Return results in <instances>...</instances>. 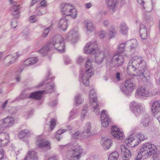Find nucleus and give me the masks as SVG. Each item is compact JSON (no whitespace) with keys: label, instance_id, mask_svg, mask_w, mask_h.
Here are the masks:
<instances>
[{"label":"nucleus","instance_id":"nucleus-1","mask_svg":"<svg viewBox=\"0 0 160 160\" xmlns=\"http://www.w3.org/2000/svg\"><path fill=\"white\" fill-rule=\"evenodd\" d=\"M84 52L86 54H95V62L98 64L101 63L105 58L108 62L110 53L108 50L105 49L102 51L99 50L95 42H89L86 45Z\"/></svg>","mask_w":160,"mask_h":160},{"label":"nucleus","instance_id":"nucleus-2","mask_svg":"<svg viewBox=\"0 0 160 160\" xmlns=\"http://www.w3.org/2000/svg\"><path fill=\"white\" fill-rule=\"evenodd\" d=\"M146 62L142 58L135 56L129 61L127 67L128 74L131 75H138L137 72L140 71L141 73L145 72L146 68Z\"/></svg>","mask_w":160,"mask_h":160},{"label":"nucleus","instance_id":"nucleus-3","mask_svg":"<svg viewBox=\"0 0 160 160\" xmlns=\"http://www.w3.org/2000/svg\"><path fill=\"white\" fill-rule=\"evenodd\" d=\"M85 66V72L84 73L82 72L81 76L83 84L86 86H88L89 83V78L93 74L92 63L89 59H88L86 61Z\"/></svg>","mask_w":160,"mask_h":160},{"label":"nucleus","instance_id":"nucleus-4","mask_svg":"<svg viewBox=\"0 0 160 160\" xmlns=\"http://www.w3.org/2000/svg\"><path fill=\"white\" fill-rule=\"evenodd\" d=\"M60 11L62 15L70 16L73 19L76 18L77 12L73 6L70 3H62L60 6Z\"/></svg>","mask_w":160,"mask_h":160},{"label":"nucleus","instance_id":"nucleus-5","mask_svg":"<svg viewBox=\"0 0 160 160\" xmlns=\"http://www.w3.org/2000/svg\"><path fill=\"white\" fill-rule=\"evenodd\" d=\"M90 104L92 108L93 109V111L97 115L100 113L99 105L97 102V98L96 92L94 89H91L89 95Z\"/></svg>","mask_w":160,"mask_h":160},{"label":"nucleus","instance_id":"nucleus-6","mask_svg":"<svg viewBox=\"0 0 160 160\" xmlns=\"http://www.w3.org/2000/svg\"><path fill=\"white\" fill-rule=\"evenodd\" d=\"M145 139L144 136L141 134L137 135H132L125 140V142L128 145L132 147H134L138 145L139 143L138 140L140 141H143Z\"/></svg>","mask_w":160,"mask_h":160},{"label":"nucleus","instance_id":"nucleus-7","mask_svg":"<svg viewBox=\"0 0 160 160\" xmlns=\"http://www.w3.org/2000/svg\"><path fill=\"white\" fill-rule=\"evenodd\" d=\"M55 48L60 52L63 51L65 49L64 39L62 36L58 35L54 38L52 43H50Z\"/></svg>","mask_w":160,"mask_h":160},{"label":"nucleus","instance_id":"nucleus-8","mask_svg":"<svg viewBox=\"0 0 160 160\" xmlns=\"http://www.w3.org/2000/svg\"><path fill=\"white\" fill-rule=\"evenodd\" d=\"M157 94V91H153L150 92L144 87H141L137 89L136 91L135 96L137 98L141 96L150 97L155 96Z\"/></svg>","mask_w":160,"mask_h":160},{"label":"nucleus","instance_id":"nucleus-9","mask_svg":"<svg viewBox=\"0 0 160 160\" xmlns=\"http://www.w3.org/2000/svg\"><path fill=\"white\" fill-rule=\"evenodd\" d=\"M91 128L90 123L87 122L84 127L83 132L82 133L77 132L73 134V138L75 139L87 138L90 135Z\"/></svg>","mask_w":160,"mask_h":160},{"label":"nucleus","instance_id":"nucleus-10","mask_svg":"<svg viewBox=\"0 0 160 160\" xmlns=\"http://www.w3.org/2000/svg\"><path fill=\"white\" fill-rule=\"evenodd\" d=\"M14 123V119L12 117H8L0 120V130H4L11 127Z\"/></svg>","mask_w":160,"mask_h":160},{"label":"nucleus","instance_id":"nucleus-11","mask_svg":"<svg viewBox=\"0 0 160 160\" xmlns=\"http://www.w3.org/2000/svg\"><path fill=\"white\" fill-rule=\"evenodd\" d=\"M124 58L122 55L116 54L112 57L110 54L108 62H111L114 66H121L124 62Z\"/></svg>","mask_w":160,"mask_h":160},{"label":"nucleus","instance_id":"nucleus-12","mask_svg":"<svg viewBox=\"0 0 160 160\" xmlns=\"http://www.w3.org/2000/svg\"><path fill=\"white\" fill-rule=\"evenodd\" d=\"M101 119L102 126L105 128L108 127L111 122V119L109 118L107 111L103 110L101 113Z\"/></svg>","mask_w":160,"mask_h":160},{"label":"nucleus","instance_id":"nucleus-13","mask_svg":"<svg viewBox=\"0 0 160 160\" xmlns=\"http://www.w3.org/2000/svg\"><path fill=\"white\" fill-rule=\"evenodd\" d=\"M111 130V134L115 139L118 140H122L123 139L124 137L123 133L120 131L116 126H112Z\"/></svg>","mask_w":160,"mask_h":160},{"label":"nucleus","instance_id":"nucleus-14","mask_svg":"<svg viewBox=\"0 0 160 160\" xmlns=\"http://www.w3.org/2000/svg\"><path fill=\"white\" fill-rule=\"evenodd\" d=\"M124 85L126 91L129 92L134 91L136 86V83L131 78L127 79L124 83Z\"/></svg>","mask_w":160,"mask_h":160},{"label":"nucleus","instance_id":"nucleus-15","mask_svg":"<svg viewBox=\"0 0 160 160\" xmlns=\"http://www.w3.org/2000/svg\"><path fill=\"white\" fill-rule=\"evenodd\" d=\"M51 144L49 141H45L42 138L38 139L36 142V145L38 147L45 149H51Z\"/></svg>","mask_w":160,"mask_h":160},{"label":"nucleus","instance_id":"nucleus-16","mask_svg":"<svg viewBox=\"0 0 160 160\" xmlns=\"http://www.w3.org/2000/svg\"><path fill=\"white\" fill-rule=\"evenodd\" d=\"M79 37L78 30L74 29L69 32L68 35L67 39L68 40L71 41L72 42H75L78 39Z\"/></svg>","mask_w":160,"mask_h":160},{"label":"nucleus","instance_id":"nucleus-17","mask_svg":"<svg viewBox=\"0 0 160 160\" xmlns=\"http://www.w3.org/2000/svg\"><path fill=\"white\" fill-rule=\"evenodd\" d=\"M105 1L110 11L113 13L116 9L118 0H105Z\"/></svg>","mask_w":160,"mask_h":160},{"label":"nucleus","instance_id":"nucleus-18","mask_svg":"<svg viewBox=\"0 0 160 160\" xmlns=\"http://www.w3.org/2000/svg\"><path fill=\"white\" fill-rule=\"evenodd\" d=\"M9 136L3 132H0V146L3 147L9 142Z\"/></svg>","mask_w":160,"mask_h":160},{"label":"nucleus","instance_id":"nucleus-19","mask_svg":"<svg viewBox=\"0 0 160 160\" xmlns=\"http://www.w3.org/2000/svg\"><path fill=\"white\" fill-rule=\"evenodd\" d=\"M72 154L69 159L70 160H79L82 155L85 154L82 151H70Z\"/></svg>","mask_w":160,"mask_h":160},{"label":"nucleus","instance_id":"nucleus-20","mask_svg":"<svg viewBox=\"0 0 160 160\" xmlns=\"http://www.w3.org/2000/svg\"><path fill=\"white\" fill-rule=\"evenodd\" d=\"M85 27L87 32H91L95 29V26L93 22L90 20H86L84 22Z\"/></svg>","mask_w":160,"mask_h":160},{"label":"nucleus","instance_id":"nucleus-21","mask_svg":"<svg viewBox=\"0 0 160 160\" xmlns=\"http://www.w3.org/2000/svg\"><path fill=\"white\" fill-rule=\"evenodd\" d=\"M112 141L107 137L102 138L101 140V143L102 147L104 149H109L112 145Z\"/></svg>","mask_w":160,"mask_h":160},{"label":"nucleus","instance_id":"nucleus-22","mask_svg":"<svg viewBox=\"0 0 160 160\" xmlns=\"http://www.w3.org/2000/svg\"><path fill=\"white\" fill-rule=\"evenodd\" d=\"M130 106L131 107H132L133 108L134 113L136 115L142 113L143 111V108L142 106L136 102H132Z\"/></svg>","mask_w":160,"mask_h":160},{"label":"nucleus","instance_id":"nucleus-23","mask_svg":"<svg viewBox=\"0 0 160 160\" xmlns=\"http://www.w3.org/2000/svg\"><path fill=\"white\" fill-rule=\"evenodd\" d=\"M155 151H141L138 152V158L145 159L148 156L152 155L155 152Z\"/></svg>","mask_w":160,"mask_h":160},{"label":"nucleus","instance_id":"nucleus-24","mask_svg":"<svg viewBox=\"0 0 160 160\" xmlns=\"http://www.w3.org/2000/svg\"><path fill=\"white\" fill-rule=\"evenodd\" d=\"M152 111L154 116L160 112V101H156L154 102L152 108Z\"/></svg>","mask_w":160,"mask_h":160},{"label":"nucleus","instance_id":"nucleus-25","mask_svg":"<svg viewBox=\"0 0 160 160\" xmlns=\"http://www.w3.org/2000/svg\"><path fill=\"white\" fill-rule=\"evenodd\" d=\"M24 160H38L37 153L34 151H29Z\"/></svg>","mask_w":160,"mask_h":160},{"label":"nucleus","instance_id":"nucleus-26","mask_svg":"<svg viewBox=\"0 0 160 160\" xmlns=\"http://www.w3.org/2000/svg\"><path fill=\"white\" fill-rule=\"evenodd\" d=\"M15 55L14 56H12L11 55H9L7 56L5 58L6 60L8 62V65L9 66L11 64H12L14 63L15 60L17 59L19 56V54L18 52H16L15 53Z\"/></svg>","mask_w":160,"mask_h":160},{"label":"nucleus","instance_id":"nucleus-27","mask_svg":"<svg viewBox=\"0 0 160 160\" xmlns=\"http://www.w3.org/2000/svg\"><path fill=\"white\" fill-rule=\"evenodd\" d=\"M19 7L18 5H14L11 7L10 12L12 15L16 18H18L20 17L19 12Z\"/></svg>","mask_w":160,"mask_h":160},{"label":"nucleus","instance_id":"nucleus-28","mask_svg":"<svg viewBox=\"0 0 160 160\" xmlns=\"http://www.w3.org/2000/svg\"><path fill=\"white\" fill-rule=\"evenodd\" d=\"M68 20L66 18L63 17L59 21L58 27L60 28L63 31H65L68 27Z\"/></svg>","mask_w":160,"mask_h":160},{"label":"nucleus","instance_id":"nucleus-29","mask_svg":"<svg viewBox=\"0 0 160 160\" xmlns=\"http://www.w3.org/2000/svg\"><path fill=\"white\" fill-rule=\"evenodd\" d=\"M139 32L141 38L143 39H146L148 37L147 32L145 26L141 24L140 25Z\"/></svg>","mask_w":160,"mask_h":160},{"label":"nucleus","instance_id":"nucleus-30","mask_svg":"<svg viewBox=\"0 0 160 160\" xmlns=\"http://www.w3.org/2000/svg\"><path fill=\"white\" fill-rule=\"evenodd\" d=\"M52 48V45L51 43H48L41 49L39 50V52L42 56H45L47 54L48 52L51 50Z\"/></svg>","mask_w":160,"mask_h":160},{"label":"nucleus","instance_id":"nucleus-31","mask_svg":"<svg viewBox=\"0 0 160 160\" xmlns=\"http://www.w3.org/2000/svg\"><path fill=\"white\" fill-rule=\"evenodd\" d=\"M131 48V50L132 52H134L135 51V48L138 46V42L135 39L131 40L129 41H128L127 42Z\"/></svg>","mask_w":160,"mask_h":160},{"label":"nucleus","instance_id":"nucleus-32","mask_svg":"<svg viewBox=\"0 0 160 160\" xmlns=\"http://www.w3.org/2000/svg\"><path fill=\"white\" fill-rule=\"evenodd\" d=\"M142 149L143 150H155L157 148L155 145L148 143L144 144L142 146Z\"/></svg>","mask_w":160,"mask_h":160},{"label":"nucleus","instance_id":"nucleus-33","mask_svg":"<svg viewBox=\"0 0 160 160\" xmlns=\"http://www.w3.org/2000/svg\"><path fill=\"white\" fill-rule=\"evenodd\" d=\"M44 91H39L30 94L29 98H33L37 99H40L41 98L42 94Z\"/></svg>","mask_w":160,"mask_h":160},{"label":"nucleus","instance_id":"nucleus-34","mask_svg":"<svg viewBox=\"0 0 160 160\" xmlns=\"http://www.w3.org/2000/svg\"><path fill=\"white\" fill-rule=\"evenodd\" d=\"M150 121V117L148 114L145 115L143 117L142 120V123L144 126H148Z\"/></svg>","mask_w":160,"mask_h":160},{"label":"nucleus","instance_id":"nucleus-35","mask_svg":"<svg viewBox=\"0 0 160 160\" xmlns=\"http://www.w3.org/2000/svg\"><path fill=\"white\" fill-rule=\"evenodd\" d=\"M128 28L125 23L123 22L120 24V29L122 34H126L127 33Z\"/></svg>","mask_w":160,"mask_h":160},{"label":"nucleus","instance_id":"nucleus-36","mask_svg":"<svg viewBox=\"0 0 160 160\" xmlns=\"http://www.w3.org/2000/svg\"><path fill=\"white\" fill-rule=\"evenodd\" d=\"M131 157L130 151H123L122 158L123 160H129Z\"/></svg>","mask_w":160,"mask_h":160},{"label":"nucleus","instance_id":"nucleus-37","mask_svg":"<svg viewBox=\"0 0 160 160\" xmlns=\"http://www.w3.org/2000/svg\"><path fill=\"white\" fill-rule=\"evenodd\" d=\"M144 72H143L142 73L140 71H139L137 72L138 73V75H132V76H139L140 77V79H142V80L144 82H147L148 80V78L146 76H145L144 74Z\"/></svg>","mask_w":160,"mask_h":160},{"label":"nucleus","instance_id":"nucleus-38","mask_svg":"<svg viewBox=\"0 0 160 160\" xmlns=\"http://www.w3.org/2000/svg\"><path fill=\"white\" fill-rule=\"evenodd\" d=\"M116 34V32L113 28H112L110 29L107 34V38L110 39L111 38L114 37Z\"/></svg>","mask_w":160,"mask_h":160},{"label":"nucleus","instance_id":"nucleus-39","mask_svg":"<svg viewBox=\"0 0 160 160\" xmlns=\"http://www.w3.org/2000/svg\"><path fill=\"white\" fill-rule=\"evenodd\" d=\"M28 131L27 130L22 131L19 133L18 137L22 139L28 135Z\"/></svg>","mask_w":160,"mask_h":160},{"label":"nucleus","instance_id":"nucleus-40","mask_svg":"<svg viewBox=\"0 0 160 160\" xmlns=\"http://www.w3.org/2000/svg\"><path fill=\"white\" fill-rule=\"evenodd\" d=\"M82 100L81 98V95L79 94H78L75 97V102L76 104L79 105L82 103Z\"/></svg>","mask_w":160,"mask_h":160},{"label":"nucleus","instance_id":"nucleus-41","mask_svg":"<svg viewBox=\"0 0 160 160\" xmlns=\"http://www.w3.org/2000/svg\"><path fill=\"white\" fill-rule=\"evenodd\" d=\"M56 120L54 118H52L51 119L50 122V128L51 130L54 128L56 124Z\"/></svg>","mask_w":160,"mask_h":160},{"label":"nucleus","instance_id":"nucleus-42","mask_svg":"<svg viewBox=\"0 0 160 160\" xmlns=\"http://www.w3.org/2000/svg\"><path fill=\"white\" fill-rule=\"evenodd\" d=\"M125 46V44L124 43L121 44L118 47V53H121L124 51Z\"/></svg>","mask_w":160,"mask_h":160},{"label":"nucleus","instance_id":"nucleus-43","mask_svg":"<svg viewBox=\"0 0 160 160\" xmlns=\"http://www.w3.org/2000/svg\"><path fill=\"white\" fill-rule=\"evenodd\" d=\"M99 36L101 38H107V34H106V32L103 31H102L99 34Z\"/></svg>","mask_w":160,"mask_h":160},{"label":"nucleus","instance_id":"nucleus-44","mask_svg":"<svg viewBox=\"0 0 160 160\" xmlns=\"http://www.w3.org/2000/svg\"><path fill=\"white\" fill-rule=\"evenodd\" d=\"M31 65L35 64L38 61V59L37 57L32 58H29Z\"/></svg>","mask_w":160,"mask_h":160},{"label":"nucleus","instance_id":"nucleus-45","mask_svg":"<svg viewBox=\"0 0 160 160\" xmlns=\"http://www.w3.org/2000/svg\"><path fill=\"white\" fill-rule=\"evenodd\" d=\"M109 156L118 158L119 156V154L118 152L115 151L111 154Z\"/></svg>","mask_w":160,"mask_h":160},{"label":"nucleus","instance_id":"nucleus-46","mask_svg":"<svg viewBox=\"0 0 160 160\" xmlns=\"http://www.w3.org/2000/svg\"><path fill=\"white\" fill-rule=\"evenodd\" d=\"M50 28H48L46 29H45L44 31V32L42 33V37H46L47 35L48 34L49 32V29H50Z\"/></svg>","mask_w":160,"mask_h":160},{"label":"nucleus","instance_id":"nucleus-47","mask_svg":"<svg viewBox=\"0 0 160 160\" xmlns=\"http://www.w3.org/2000/svg\"><path fill=\"white\" fill-rule=\"evenodd\" d=\"M125 142L127 145L126 146L124 145H121L120 146L121 150H128L129 149V148H128V147H131V146H129L128 144L127 143Z\"/></svg>","mask_w":160,"mask_h":160},{"label":"nucleus","instance_id":"nucleus-48","mask_svg":"<svg viewBox=\"0 0 160 160\" xmlns=\"http://www.w3.org/2000/svg\"><path fill=\"white\" fill-rule=\"evenodd\" d=\"M83 59L81 57H79L77 60V62L78 64L81 65L83 62Z\"/></svg>","mask_w":160,"mask_h":160},{"label":"nucleus","instance_id":"nucleus-49","mask_svg":"<svg viewBox=\"0 0 160 160\" xmlns=\"http://www.w3.org/2000/svg\"><path fill=\"white\" fill-rule=\"evenodd\" d=\"M74 149H72V150H81L82 148L81 147L78 145L77 143H74Z\"/></svg>","mask_w":160,"mask_h":160},{"label":"nucleus","instance_id":"nucleus-50","mask_svg":"<svg viewBox=\"0 0 160 160\" xmlns=\"http://www.w3.org/2000/svg\"><path fill=\"white\" fill-rule=\"evenodd\" d=\"M37 21V19L36 16H31L29 18V21L31 22L34 23Z\"/></svg>","mask_w":160,"mask_h":160},{"label":"nucleus","instance_id":"nucleus-51","mask_svg":"<svg viewBox=\"0 0 160 160\" xmlns=\"http://www.w3.org/2000/svg\"><path fill=\"white\" fill-rule=\"evenodd\" d=\"M60 147H61V149H72L71 147L72 146L71 145H65L64 146H60Z\"/></svg>","mask_w":160,"mask_h":160},{"label":"nucleus","instance_id":"nucleus-52","mask_svg":"<svg viewBox=\"0 0 160 160\" xmlns=\"http://www.w3.org/2000/svg\"><path fill=\"white\" fill-rule=\"evenodd\" d=\"M23 64L26 66H28L31 65L29 58L25 60Z\"/></svg>","mask_w":160,"mask_h":160},{"label":"nucleus","instance_id":"nucleus-53","mask_svg":"<svg viewBox=\"0 0 160 160\" xmlns=\"http://www.w3.org/2000/svg\"><path fill=\"white\" fill-rule=\"evenodd\" d=\"M87 112V110L86 109L82 110L81 113V117L82 118H83L85 116Z\"/></svg>","mask_w":160,"mask_h":160},{"label":"nucleus","instance_id":"nucleus-54","mask_svg":"<svg viewBox=\"0 0 160 160\" xmlns=\"http://www.w3.org/2000/svg\"><path fill=\"white\" fill-rule=\"evenodd\" d=\"M54 87V85L52 84V82L50 83H48L47 86V88L48 89H53Z\"/></svg>","mask_w":160,"mask_h":160},{"label":"nucleus","instance_id":"nucleus-55","mask_svg":"<svg viewBox=\"0 0 160 160\" xmlns=\"http://www.w3.org/2000/svg\"><path fill=\"white\" fill-rule=\"evenodd\" d=\"M92 6V3L91 2L86 3L85 4V6L86 8L88 9L91 7Z\"/></svg>","mask_w":160,"mask_h":160},{"label":"nucleus","instance_id":"nucleus-56","mask_svg":"<svg viewBox=\"0 0 160 160\" xmlns=\"http://www.w3.org/2000/svg\"><path fill=\"white\" fill-rule=\"evenodd\" d=\"M66 130L65 129H60L57 131V133L58 134L61 135L63 133L66 132Z\"/></svg>","mask_w":160,"mask_h":160},{"label":"nucleus","instance_id":"nucleus-57","mask_svg":"<svg viewBox=\"0 0 160 160\" xmlns=\"http://www.w3.org/2000/svg\"><path fill=\"white\" fill-rule=\"evenodd\" d=\"M153 159L154 160H160V157H159L158 155L154 154L153 156Z\"/></svg>","mask_w":160,"mask_h":160},{"label":"nucleus","instance_id":"nucleus-58","mask_svg":"<svg viewBox=\"0 0 160 160\" xmlns=\"http://www.w3.org/2000/svg\"><path fill=\"white\" fill-rule=\"evenodd\" d=\"M55 138L58 141H59L60 140L61 137H60V135L58 134V133L56 132L55 135Z\"/></svg>","mask_w":160,"mask_h":160},{"label":"nucleus","instance_id":"nucleus-59","mask_svg":"<svg viewBox=\"0 0 160 160\" xmlns=\"http://www.w3.org/2000/svg\"><path fill=\"white\" fill-rule=\"evenodd\" d=\"M47 4L46 2L44 0L42 1L40 3V5L41 6L45 7L47 5Z\"/></svg>","mask_w":160,"mask_h":160},{"label":"nucleus","instance_id":"nucleus-60","mask_svg":"<svg viewBox=\"0 0 160 160\" xmlns=\"http://www.w3.org/2000/svg\"><path fill=\"white\" fill-rule=\"evenodd\" d=\"M120 74L119 72H117L116 74V78L118 81H119L121 79L120 78Z\"/></svg>","mask_w":160,"mask_h":160},{"label":"nucleus","instance_id":"nucleus-61","mask_svg":"<svg viewBox=\"0 0 160 160\" xmlns=\"http://www.w3.org/2000/svg\"><path fill=\"white\" fill-rule=\"evenodd\" d=\"M58 159L56 156H54L49 158L48 160H57Z\"/></svg>","mask_w":160,"mask_h":160},{"label":"nucleus","instance_id":"nucleus-62","mask_svg":"<svg viewBox=\"0 0 160 160\" xmlns=\"http://www.w3.org/2000/svg\"><path fill=\"white\" fill-rule=\"evenodd\" d=\"M11 25L13 28H15L17 26L16 22L15 21L12 22L11 23Z\"/></svg>","mask_w":160,"mask_h":160},{"label":"nucleus","instance_id":"nucleus-63","mask_svg":"<svg viewBox=\"0 0 160 160\" xmlns=\"http://www.w3.org/2000/svg\"><path fill=\"white\" fill-rule=\"evenodd\" d=\"M109 23L108 21L107 20H105L103 22V24L106 27H108L109 25Z\"/></svg>","mask_w":160,"mask_h":160},{"label":"nucleus","instance_id":"nucleus-64","mask_svg":"<svg viewBox=\"0 0 160 160\" xmlns=\"http://www.w3.org/2000/svg\"><path fill=\"white\" fill-rule=\"evenodd\" d=\"M154 116L155 117L157 118L160 123V112L158 113V114H156V115Z\"/></svg>","mask_w":160,"mask_h":160}]
</instances>
